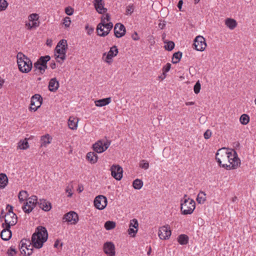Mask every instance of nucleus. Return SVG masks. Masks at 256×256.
Here are the masks:
<instances>
[{"instance_id": "f257e3e1", "label": "nucleus", "mask_w": 256, "mask_h": 256, "mask_svg": "<svg viewBox=\"0 0 256 256\" xmlns=\"http://www.w3.org/2000/svg\"><path fill=\"white\" fill-rule=\"evenodd\" d=\"M48 238L47 230L44 227L38 226L32 236L33 246L36 248H41Z\"/></svg>"}, {"instance_id": "f03ea898", "label": "nucleus", "mask_w": 256, "mask_h": 256, "mask_svg": "<svg viewBox=\"0 0 256 256\" xmlns=\"http://www.w3.org/2000/svg\"><path fill=\"white\" fill-rule=\"evenodd\" d=\"M16 58L19 70L23 73L30 72L32 67L31 60L22 52H18Z\"/></svg>"}, {"instance_id": "7ed1b4c3", "label": "nucleus", "mask_w": 256, "mask_h": 256, "mask_svg": "<svg viewBox=\"0 0 256 256\" xmlns=\"http://www.w3.org/2000/svg\"><path fill=\"white\" fill-rule=\"evenodd\" d=\"M228 164H224L222 168L227 170H234L240 166V160L238 158L237 152L233 149L230 150Z\"/></svg>"}, {"instance_id": "20e7f679", "label": "nucleus", "mask_w": 256, "mask_h": 256, "mask_svg": "<svg viewBox=\"0 0 256 256\" xmlns=\"http://www.w3.org/2000/svg\"><path fill=\"white\" fill-rule=\"evenodd\" d=\"M67 46V42L65 40H62L58 42L55 50V56L57 62L62 63L66 59Z\"/></svg>"}, {"instance_id": "39448f33", "label": "nucleus", "mask_w": 256, "mask_h": 256, "mask_svg": "<svg viewBox=\"0 0 256 256\" xmlns=\"http://www.w3.org/2000/svg\"><path fill=\"white\" fill-rule=\"evenodd\" d=\"M186 194L181 200L180 210L183 214H192L196 208L195 202L190 198H186Z\"/></svg>"}, {"instance_id": "423d86ee", "label": "nucleus", "mask_w": 256, "mask_h": 256, "mask_svg": "<svg viewBox=\"0 0 256 256\" xmlns=\"http://www.w3.org/2000/svg\"><path fill=\"white\" fill-rule=\"evenodd\" d=\"M3 212L4 210H2L0 216V218H4V222L2 224V227L10 228L11 226H14L17 223V216L13 212H7L4 216H2Z\"/></svg>"}, {"instance_id": "0eeeda50", "label": "nucleus", "mask_w": 256, "mask_h": 256, "mask_svg": "<svg viewBox=\"0 0 256 256\" xmlns=\"http://www.w3.org/2000/svg\"><path fill=\"white\" fill-rule=\"evenodd\" d=\"M229 151L230 149L225 148L218 150L216 154V159L220 166L222 167V164H227L226 162H228Z\"/></svg>"}, {"instance_id": "6e6552de", "label": "nucleus", "mask_w": 256, "mask_h": 256, "mask_svg": "<svg viewBox=\"0 0 256 256\" xmlns=\"http://www.w3.org/2000/svg\"><path fill=\"white\" fill-rule=\"evenodd\" d=\"M50 60V57L49 56H42L38 60L34 63V68L40 70V72L43 74L46 70L47 69V62Z\"/></svg>"}, {"instance_id": "1a4fd4ad", "label": "nucleus", "mask_w": 256, "mask_h": 256, "mask_svg": "<svg viewBox=\"0 0 256 256\" xmlns=\"http://www.w3.org/2000/svg\"><path fill=\"white\" fill-rule=\"evenodd\" d=\"M38 198L36 196H32L28 198L24 202V204L22 206L23 211L26 214H30L34 208L38 204Z\"/></svg>"}, {"instance_id": "9d476101", "label": "nucleus", "mask_w": 256, "mask_h": 256, "mask_svg": "<svg viewBox=\"0 0 256 256\" xmlns=\"http://www.w3.org/2000/svg\"><path fill=\"white\" fill-rule=\"evenodd\" d=\"M111 142L106 140H100L93 144L94 150L97 153H102L106 150L110 144Z\"/></svg>"}, {"instance_id": "9b49d317", "label": "nucleus", "mask_w": 256, "mask_h": 256, "mask_svg": "<svg viewBox=\"0 0 256 256\" xmlns=\"http://www.w3.org/2000/svg\"><path fill=\"white\" fill-rule=\"evenodd\" d=\"M32 244V241L30 242V240L26 239L22 240L19 245L21 252L22 253L24 252L25 254L28 256L32 254V249L31 248L34 247L33 245L31 246Z\"/></svg>"}, {"instance_id": "f8f14e48", "label": "nucleus", "mask_w": 256, "mask_h": 256, "mask_svg": "<svg viewBox=\"0 0 256 256\" xmlns=\"http://www.w3.org/2000/svg\"><path fill=\"white\" fill-rule=\"evenodd\" d=\"M42 98L40 95L36 94L31 98L30 111L36 112L42 105Z\"/></svg>"}, {"instance_id": "ddd939ff", "label": "nucleus", "mask_w": 256, "mask_h": 256, "mask_svg": "<svg viewBox=\"0 0 256 256\" xmlns=\"http://www.w3.org/2000/svg\"><path fill=\"white\" fill-rule=\"evenodd\" d=\"M118 52L117 47L115 46H112L110 48V50L106 54L104 53L102 58L104 62L108 64H110L112 62V58L116 56Z\"/></svg>"}, {"instance_id": "4468645a", "label": "nucleus", "mask_w": 256, "mask_h": 256, "mask_svg": "<svg viewBox=\"0 0 256 256\" xmlns=\"http://www.w3.org/2000/svg\"><path fill=\"white\" fill-rule=\"evenodd\" d=\"M193 45L196 50L204 51L206 46L205 38L202 36H197L194 40Z\"/></svg>"}, {"instance_id": "2eb2a0df", "label": "nucleus", "mask_w": 256, "mask_h": 256, "mask_svg": "<svg viewBox=\"0 0 256 256\" xmlns=\"http://www.w3.org/2000/svg\"><path fill=\"white\" fill-rule=\"evenodd\" d=\"M94 206L100 210H104L106 206L108 200L106 198L102 195H99L96 197L94 200Z\"/></svg>"}, {"instance_id": "dca6fc26", "label": "nucleus", "mask_w": 256, "mask_h": 256, "mask_svg": "<svg viewBox=\"0 0 256 256\" xmlns=\"http://www.w3.org/2000/svg\"><path fill=\"white\" fill-rule=\"evenodd\" d=\"M158 236L161 240H167L171 236V230L168 225L160 227L158 230Z\"/></svg>"}, {"instance_id": "f3484780", "label": "nucleus", "mask_w": 256, "mask_h": 256, "mask_svg": "<svg viewBox=\"0 0 256 256\" xmlns=\"http://www.w3.org/2000/svg\"><path fill=\"white\" fill-rule=\"evenodd\" d=\"M111 174L116 180H120L122 177V168L119 165H112L110 168Z\"/></svg>"}, {"instance_id": "a211bd4d", "label": "nucleus", "mask_w": 256, "mask_h": 256, "mask_svg": "<svg viewBox=\"0 0 256 256\" xmlns=\"http://www.w3.org/2000/svg\"><path fill=\"white\" fill-rule=\"evenodd\" d=\"M63 220L72 224H75L78 221V216L76 212L72 211L65 214Z\"/></svg>"}, {"instance_id": "6ab92c4d", "label": "nucleus", "mask_w": 256, "mask_h": 256, "mask_svg": "<svg viewBox=\"0 0 256 256\" xmlns=\"http://www.w3.org/2000/svg\"><path fill=\"white\" fill-rule=\"evenodd\" d=\"M104 252L108 256H114L115 246L112 242H106L104 244Z\"/></svg>"}, {"instance_id": "aec40b11", "label": "nucleus", "mask_w": 256, "mask_h": 256, "mask_svg": "<svg viewBox=\"0 0 256 256\" xmlns=\"http://www.w3.org/2000/svg\"><path fill=\"white\" fill-rule=\"evenodd\" d=\"M126 28L124 24L120 23L116 24L114 28V33L116 38H122L126 34Z\"/></svg>"}, {"instance_id": "412c9836", "label": "nucleus", "mask_w": 256, "mask_h": 256, "mask_svg": "<svg viewBox=\"0 0 256 256\" xmlns=\"http://www.w3.org/2000/svg\"><path fill=\"white\" fill-rule=\"evenodd\" d=\"M94 4L95 9L99 14H103L107 12V8H104V3L103 0H94Z\"/></svg>"}, {"instance_id": "4be33fe9", "label": "nucleus", "mask_w": 256, "mask_h": 256, "mask_svg": "<svg viewBox=\"0 0 256 256\" xmlns=\"http://www.w3.org/2000/svg\"><path fill=\"white\" fill-rule=\"evenodd\" d=\"M38 204L40 208L46 212L49 211L52 208L51 204L44 199L40 200Z\"/></svg>"}, {"instance_id": "5701e85b", "label": "nucleus", "mask_w": 256, "mask_h": 256, "mask_svg": "<svg viewBox=\"0 0 256 256\" xmlns=\"http://www.w3.org/2000/svg\"><path fill=\"white\" fill-rule=\"evenodd\" d=\"M2 228L4 229L1 232L0 236L3 240L7 241L11 238L12 232L10 230V228H7V227Z\"/></svg>"}, {"instance_id": "b1692460", "label": "nucleus", "mask_w": 256, "mask_h": 256, "mask_svg": "<svg viewBox=\"0 0 256 256\" xmlns=\"http://www.w3.org/2000/svg\"><path fill=\"white\" fill-rule=\"evenodd\" d=\"M59 87V82L56 78L50 80L48 84V90L52 92H55Z\"/></svg>"}, {"instance_id": "393cba45", "label": "nucleus", "mask_w": 256, "mask_h": 256, "mask_svg": "<svg viewBox=\"0 0 256 256\" xmlns=\"http://www.w3.org/2000/svg\"><path fill=\"white\" fill-rule=\"evenodd\" d=\"M224 23L226 26L231 30L234 29L238 25L236 21L231 18H226Z\"/></svg>"}, {"instance_id": "a878e982", "label": "nucleus", "mask_w": 256, "mask_h": 256, "mask_svg": "<svg viewBox=\"0 0 256 256\" xmlns=\"http://www.w3.org/2000/svg\"><path fill=\"white\" fill-rule=\"evenodd\" d=\"M78 119L76 118L70 116L68 120V126L71 130H76L78 127Z\"/></svg>"}, {"instance_id": "bb28decb", "label": "nucleus", "mask_w": 256, "mask_h": 256, "mask_svg": "<svg viewBox=\"0 0 256 256\" xmlns=\"http://www.w3.org/2000/svg\"><path fill=\"white\" fill-rule=\"evenodd\" d=\"M110 102L111 98L109 97L106 98L96 100L94 102V103L96 106L102 107L109 104Z\"/></svg>"}, {"instance_id": "cd10ccee", "label": "nucleus", "mask_w": 256, "mask_h": 256, "mask_svg": "<svg viewBox=\"0 0 256 256\" xmlns=\"http://www.w3.org/2000/svg\"><path fill=\"white\" fill-rule=\"evenodd\" d=\"M104 20L105 18L102 20H104V26L106 28V30H105L104 32H102L101 34H100V36H107L113 27V24L112 22L107 23L106 22H105Z\"/></svg>"}, {"instance_id": "c85d7f7f", "label": "nucleus", "mask_w": 256, "mask_h": 256, "mask_svg": "<svg viewBox=\"0 0 256 256\" xmlns=\"http://www.w3.org/2000/svg\"><path fill=\"white\" fill-rule=\"evenodd\" d=\"M86 158L92 164H95L98 159V155L94 152H89L86 154Z\"/></svg>"}, {"instance_id": "c756f323", "label": "nucleus", "mask_w": 256, "mask_h": 256, "mask_svg": "<svg viewBox=\"0 0 256 256\" xmlns=\"http://www.w3.org/2000/svg\"><path fill=\"white\" fill-rule=\"evenodd\" d=\"M52 138L48 134L43 136L41 137V146H46L48 144L51 142Z\"/></svg>"}, {"instance_id": "7c9ffc66", "label": "nucleus", "mask_w": 256, "mask_h": 256, "mask_svg": "<svg viewBox=\"0 0 256 256\" xmlns=\"http://www.w3.org/2000/svg\"><path fill=\"white\" fill-rule=\"evenodd\" d=\"M8 183V178L4 174H0V188H4Z\"/></svg>"}, {"instance_id": "2f4dec72", "label": "nucleus", "mask_w": 256, "mask_h": 256, "mask_svg": "<svg viewBox=\"0 0 256 256\" xmlns=\"http://www.w3.org/2000/svg\"><path fill=\"white\" fill-rule=\"evenodd\" d=\"M29 194L26 190H21L18 194V198L20 202H22L28 199Z\"/></svg>"}, {"instance_id": "473e14b6", "label": "nucleus", "mask_w": 256, "mask_h": 256, "mask_svg": "<svg viewBox=\"0 0 256 256\" xmlns=\"http://www.w3.org/2000/svg\"><path fill=\"white\" fill-rule=\"evenodd\" d=\"M178 241L182 245L186 244L188 243V237L186 234H182L178 236Z\"/></svg>"}, {"instance_id": "72a5a7b5", "label": "nucleus", "mask_w": 256, "mask_h": 256, "mask_svg": "<svg viewBox=\"0 0 256 256\" xmlns=\"http://www.w3.org/2000/svg\"><path fill=\"white\" fill-rule=\"evenodd\" d=\"M206 200V194L204 192L200 191L196 198V201L198 204H204Z\"/></svg>"}, {"instance_id": "f704fd0d", "label": "nucleus", "mask_w": 256, "mask_h": 256, "mask_svg": "<svg viewBox=\"0 0 256 256\" xmlns=\"http://www.w3.org/2000/svg\"><path fill=\"white\" fill-rule=\"evenodd\" d=\"M182 56V53L181 52H175L173 54V56L172 58V62L173 64L178 63L180 62Z\"/></svg>"}, {"instance_id": "c9c22d12", "label": "nucleus", "mask_w": 256, "mask_h": 256, "mask_svg": "<svg viewBox=\"0 0 256 256\" xmlns=\"http://www.w3.org/2000/svg\"><path fill=\"white\" fill-rule=\"evenodd\" d=\"M132 185L134 189L140 190L143 186V182L140 179H136L134 180Z\"/></svg>"}, {"instance_id": "e433bc0d", "label": "nucleus", "mask_w": 256, "mask_h": 256, "mask_svg": "<svg viewBox=\"0 0 256 256\" xmlns=\"http://www.w3.org/2000/svg\"><path fill=\"white\" fill-rule=\"evenodd\" d=\"M240 120L242 124L246 125L250 122V117L246 114H243L240 116Z\"/></svg>"}, {"instance_id": "4c0bfd02", "label": "nucleus", "mask_w": 256, "mask_h": 256, "mask_svg": "<svg viewBox=\"0 0 256 256\" xmlns=\"http://www.w3.org/2000/svg\"><path fill=\"white\" fill-rule=\"evenodd\" d=\"M104 20H102L100 22V24H98L97 28H96V32L98 34V35L100 36V34H101L102 32H104L105 30H104Z\"/></svg>"}, {"instance_id": "58836bf2", "label": "nucleus", "mask_w": 256, "mask_h": 256, "mask_svg": "<svg viewBox=\"0 0 256 256\" xmlns=\"http://www.w3.org/2000/svg\"><path fill=\"white\" fill-rule=\"evenodd\" d=\"M18 148L20 150H26L28 148V141L25 140H20L18 142Z\"/></svg>"}, {"instance_id": "ea45409f", "label": "nucleus", "mask_w": 256, "mask_h": 256, "mask_svg": "<svg viewBox=\"0 0 256 256\" xmlns=\"http://www.w3.org/2000/svg\"><path fill=\"white\" fill-rule=\"evenodd\" d=\"M116 226V224L112 221H107L104 224V228L106 230H110L114 228Z\"/></svg>"}, {"instance_id": "a19ab883", "label": "nucleus", "mask_w": 256, "mask_h": 256, "mask_svg": "<svg viewBox=\"0 0 256 256\" xmlns=\"http://www.w3.org/2000/svg\"><path fill=\"white\" fill-rule=\"evenodd\" d=\"M138 221L136 219L134 218L130 221L129 228H134L136 229H138Z\"/></svg>"}, {"instance_id": "79ce46f5", "label": "nucleus", "mask_w": 256, "mask_h": 256, "mask_svg": "<svg viewBox=\"0 0 256 256\" xmlns=\"http://www.w3.org/2000/svg\"><path fill=\"white\" fill-rule=\"evenodd\" d=\"M8 3L6 0H0V12L6 10L8 6Z\"/></svg>"}, {"instance_id": "37998d69", "label": "nucleus", "mask_w": 256, "mask_h": 256, "mask_svg": "<svg viewBox=\"0 0 256 256\" xmlns=\"http://www.w3.org/2000/svg\"><path fill=\"white\" fill-rule=\"evenodd\" d=\"M174 43L172 41H169L164 46L166 50L170 51L174 49Z\"/></svg>"}, {"instance_id": "c03bdc74", "label": "nucleus", "mask_w": 256, "mask_h": 256, "mask_svg": "<svg viewBox=\"0 0 256 256\" xmlns=\"http://www.w3.org/2000/svg\"><path fill=\"white\" fill-rule=\"evenodd\" d=\"M17 253V251L14 247L12 246L8 250L7 254L9 256H14Z\"/></svg>"}, {"instance_id": "a18cd8bd", "label": "nucleus", "mask_w": 256, "mask_h": 256, "mask_svg": "<svg viewBox=\"0 0 256 256\" xmlns=\"http://www.w3.org/2000/svg\"><path fill=\"white\" fill-rule=\"evenodd\" d=\"M138 229H136L134 228H128V234L130 236L134 238L136 236V234L137 233Z\"/></svg>"}, {"instance_id": "49530a36", "label": "nucleus", "mask_w": 256, "mask_h": 256, "mask_svg": "<svg viewBox=\"0 0 256 256\" xmlns=\"http://www.w3.org/2000/svg\"><path fill=\"white\" fill-rule=\"evenodd\" d=\"M140 166L144 170H147L149 168V164L144 160H142L140 163Z\"/></svg>"}, {"instance_id": "de8ad7c7", "label": "nucleus", "mask_w": 256, "mask_h": 256, "mask_svg": "<svg viewBox=\"0 0 256 256\" xmlns=\"http://www.w3.org/2000/svg\"><path fill=\"white\" fill-rule=\"evenodd\" d=\"M201 88L200 84L199 81L197 82L194 86V90L195 94H198L200 92Z\"/></svg>"}, {"instance_id": "09e8293b", "label": "nucleus", "mask_w": 256, "mask_h": 256, "mask_svg": "<svg viewBox=\"0 0 256 256\" xmlns=\"http://www.w3.org/2000/svg\"><path fill=\"white\" fill-rule=\"evenodd\" d=\"M74 10L70 6H67L65 8V12L68 16H72L73 14Z\"/></svg>"}, {"instance_id": "8fccbe9b", "label": "nucleus", "mask_w": 256, "mask_h": 256, "mask_svg": "<svg viewBox=\"0 0 256 256\" xmlns=\"http://www.w3.org/2000/svg\"><path fill=\"white\" fill-rule=\"evenodd\" d=\"M28 18L29 20L31 22L35 20H38V16L36 14H32L29 16Z\"/></svg>"}, {"instance_id": "3c124183", "label": "nucleus", "mask_w": 256, "mask_h": 256, "mask_svg": "<svg viewBox=\"0 0 256 256\" xmlns=\"http://www.w3.org/2000/svg\"><path fill=\"white\" fill-rule=\"evenodd\" d=\"M63 24L64 25L65 27L68 28L70 26L71 20L69 17H66L63 20Z\"/></svg>"}, {"instance_id": "603ef678", "label": "nucleus", "mask_w": 256, "mask_h": 256, "mask_svg": "<svg viewBox=\"0 0 256 256\" xmlns=\"http://www.w3.org/2000/svg\"><path fill=\"white\" fill-rule=\"evenodd\" d=\"M40 24V22H38V20H35L34 22H32L31 26H30V28H28V30H31L32 28H38V26H39Z\"/></svg>"}, {"instance_id": "864d4df0", "label": "nucleus", "mask_w": 256, "mask_h": 256, "mask_svg": "<svg viewBox=\"0 0 256 256\" xmlns=\"http://www.w3.org/2000/svg\"><path fill=\"white\" fill-rule=\"evenodd\" d=\"M171 68V64L170 63H167L165 66H164L162 68V73L166 74L168 72Z\"/></svg>"}, {"instance_id": "5fc2aeb1", "label": "nucleus", "mask_w": 256, "mask_h": 256, "mask_svg": "<svg viewBox=\"0 0 256 256\" xmlns=\"http://www.w3.org/2000/svg\"><path fill=\"white\" fill-rule=\"evenodd\" d=\"M134 10V7L133 4L128 5L126 8V12L128 14H131Z\"/></svg>"}, {"instance_id": "6e6d98bb", "label": "nucleus", "mask_w": 256, "mask_h": 256, "mask_svg": "<svg viewBox=\"0 0 256 256\" xmlns=\"http://www.w3.org/2000/svg\"><path fill=\"white\" fill-rule=\"evenodd\" d=\"M212 136V132L210 130H207L204 134V136L206 139H208Z\"/></svg>"}, {"instance_id": "4d7b16f0", "label": "nucleus", "mask_w": 256, "mask_h": 256, "mask_svg": "<svg viewBox=\"0 0 256 256\" xmlns=\"http://www.w3.org/2000/svg\"><path fill=\"white\" fill-rule=\"evenodd\" d=\"M105 18V22H109L110 21V16L108 14H106L105 15H103L102 16V18H101V21L104 18Z\"/></svg>"}, {"instance_id": "13d9d810", "label": "nucleus", "mask_w": 256, "mask_h": 256, "mask_svg": "<svg viewBox=\"0 0 256 256\" xmlns=\"http://www.w3.org/2000/svg\"><path fill=\"white\" fill-rule=\"evenodd\" d=\"M85 28L86 30H88L87 34L88 35H90L94 31V28H89L88 25H86L85 27Z\"/></svg>"}, {"instance_id": "bf43d9fd", "label": "nucleus", "mask_w": 256, "mask_h": 256, "mask_svg": "<svg viewBox=\"0 0 256 256\" xmlns=\"http://www.w3.org/2000/svg\"><path fill=\"white\" fill-rule=\"evenodd\" d=\"M158 28H160V29L162 30L166 26V24H165V22L164 20V21H160V22L158 24Z\"/></svg>"}, {"instance_id": "052dcab7", "label": "nucleus", "mask_w": 256, "mask_h": 256, "mask_svg": "<svg viewBox=\"0 0 256 256\" xmlns=\"http://www.w3.org/2000/svg\"><path fill=\"white\" fill-rule=\"evenodd\" d=\"M132 37L134 40H138L140 39L136 32H134V34L132 35Z\"/></svg>"}, {"instance_id": "680f3d73", "label": "nucleus", "mask_w": 256, "mask_h": 256, "mask_svg": "<svg viewBox=\"0 0 256 256\" xmlns=\"http://www.w3.org/2000/svg\"><path fill=\"white\" fill-rule=\"evenodd\" d=\"M183 4V1L182 0H180L178 1V8H179L180 10H181V8Z\"/></svg>"}, {"instance_id": "e2e57ef3", "label": "nucleus", "mask_w": 256, "mask_h": 256, "mask_svg": "<svg viewBox=\"0 0 256 256\" xmlns=\"http://www.w3.org/2000/svg\"><path fill=\"white\" fill-rule=\"evenodd\" d=\"M50 67L51 68H52V69H54V68H56V63H55L54 62H52L50 64Z\"/></svg>"}, {"instance_id": "0e129e2a", "label": "nucleus", "mask_w": 256, "mask_h": 256, "mask_svg": "<svg viewBox=\"0 0 256 256\" xmlns=\"http://www.w3.org/2000/svg\"><path fill=\"white\" fill-rule=\"evenodd\" d=\"M66 192L68 193V197H70L72 196V193L71 192V190L69 189L68 188L66 189Z\"/></svg>"}, {"instance_id": "69168bd1", "label": "nucleus", "mask_w": 256, "mask_h": 256, "mask_svg": "<svg viewBox=\"0 0 256 256\" xmlns=\"http://www.w3.org/2000/svg\"><path fill=\"white\" fill-rule=\"evenodd\" d=\"M4 83V80L2 78H0V88H2Z\"/></svg>"}, {"instance_id": "338daca9", "label": "nucleus", "mask_w": 256, "mask_h": 256, "mask_svg": "<svg viewBox=\"0 0 256 256\" xmlns=\"http://www.w3.org/2000/svg\"><path fill=\"white\" fill-rule=\"evenodd\" d=\"M166 74L162 73V74L161 76H159V78L162 80L166 78Z\"/></svg>"}, {"instance_id": "774afa93", "label": "nucleus", "mask_w": 256, "mask_h": 256, "mask_svg": "<svg viewBox=\"0 0 256 256\" xmlns=\"http://www.w3.org/2000/svg\"><path fill=\"white\" fill-rule=\"evenodd\" d=\"M10 207V208H8V212H13V207L11 206H10V205H8L7 206V208H8Z\"/></svg>"}]
</instances>
